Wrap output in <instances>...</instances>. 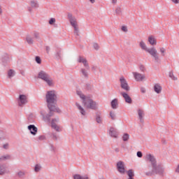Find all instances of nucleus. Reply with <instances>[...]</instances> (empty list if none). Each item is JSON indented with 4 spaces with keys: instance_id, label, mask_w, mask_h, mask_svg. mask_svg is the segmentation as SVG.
I'll use <instances>...</instances> for the list:
<instances>
[{
    "instance_id": "2",
    "label": "nucleus",
    "mask_w": 179,
    "mask_h": 179,
    "mask_svg": "<svg viewBox=\"0 0 179 179\" xmlns=\"http://www.w3.org/2000/svg\"><path fill=\"white\" fill-rule=\"evenodd\" d=\"M145 160L151 163V166L152 167V173H155V174H159V176H163L164 173V169L157 166L156 162V158L151 154H147L145 155Z\"/></svg>"
},
{
    "instance_id": "47",
    "label": "nucleus",
    "mask_w": 179,
    "mask_h": 179,
    "mask_svg": "<svg viewBox=\"0 0 179 179\" xmlns=\"http://www.w3.org/2000/svg\"><path fill=\"white\" fill-rule=\"evenodd\" d=\"M176 172L179 173V165H178V166L176 167Z\"/></svg>"
},
{
    "instance_id": "6",
    "label": "nucleus",
    "mask_w": 179,
    "mask_h": 179,
    "mask_svg": "<svg viewBox=\"0 0 179 179\" xmlns=\"http://www.w3.org/2000/svg\"><path fill=\"white\" fill-rule=\"evenodd\" d=\"M67 16L71 25L74 29V33H76V34H78V33L79 32V27H78V21L76 20V17H75L71 13H69Z\"/></svg>"
},
{
    "instance_id": "44",
    "label": "nucleus",
    "mask_w": 179,
    "mask_h": 179,
    "mask_svg": "<svg viewBox=\"0 0 179 179\" xmlns=\"http://www.w3.org/2000/svg\"><path fill=\"white\" fill-rule=\"evenodd\" d=\"M137 156H138V157H142V156H143L142 152H141V151L137 152Z\"/></svg>"
},
{
    "instance_id": "45",
    "label": "nucleus",
    "mask_w": 179,
    "mask_h": 179,
    "mask_svg": "<svg viewBox=\"0 0 179 179\" xmlns=\"http://www.w3.org/2000/svg\"><path fill=\"white\" fill-rule=\"evenodd\" d=\"M116 13H117L118 15H120V13H121V8H117L116 9Z\"/></svg>"
},
{
    "instance_id": "42",
    "label": "nucleus",
    "mask_w": 179,
    "mask_h": 179,
    "mask_svg": "<svg viewBox=\"0 0 179 179\" xmlns=\"http://www.w3.org/2000/svg\"><path fill=\"white\" fill-rule=\"evenodd\" d=\"M6 169H1V174H5V173H7Z\"/></svg>"
},
{
    "instance_id": "3",
    "label": "nucleus",
    "mask_w": 179,
    "mask_h": 179,
    "mask_svg": "<svg viewBox=\"0 0 179 179\" xmlns=\"http://www.w3.org/2000/svg\"><path fill=\"white\" fill-rule=\"evenodd\" d=\"M77 94L83 100V103L86 108H91V110L97 108V103L90 97L85 96L80 91H77Z\"/></svg>"
},
{
    "instance_id": "25",
    "label": "nucleus",
    "mask_w": 179,
    "mask_h": 179,
    "mask_svg": "<svg viewBox=\"0 0 179 179\" xmlns=\"http://www.w3.org/2000/svg\"><path fill=\"white\" fill-rule=\"evenodd\" d=\"M129 139V134H124L122 136V140L124 142H127Z\"/></svg>"
},
{
    "instance_id": "22",
    "label": "nucleus",
    "mask_w": 179,
    "mask_h": 179,
    "mask_svg": "<svg viewBox=\"0 0 179 179\" xmlns=\"http://www.w3.org/2000/svg\"><path fill=\"white\" fill-rule=\"evenodd\" d=\"M127 176H129V178H134V176H135L134 171L131 169L127 171Z\"/></svg>"
},
{
    "instance_id": "43",
    "label": "nucleus",
    "mask_w": 179,
    "mask_h": 179,
    "mask_svg": "<svg viewBox=\"0 0 179 179\" xmlns=\"http://www.w3.org/2000/svg\"><path fill=\"white\" fill-rule=\"evenodd\" d=\"M173 3H175L176 5L179 3V0H171Z\"/></svg>"
},
{
    "instance_id": "4",
    "label": "nucleus",
    "mask_w": 179,
    "mask_h": 179,
    "mask_svg": "<svg viewBox=\"0 0 179 179\" xmlns=\"http://www.w3.org/2000/svg\"><path fill=\"white\" fill-rule=\"evenodd\" d=\"M139 45L141 50L146 51V52H148L150 55L152 56L155 61H159V52H157V50H156L154 47L148 48L146 43L143 41H141L139 42Z\"/></svg>"
},
{
    "instance_id": "5",
    "label": "nucleus",
    "mask_w": 179,
    "mask_h": 179,
    "mask_svg": "<svg viewBox=\"0 0 179 179\" xmlns=\"http://www.w3.org/2000/svg\"><path fill=\"white\" fill-rule=\"evenodd\" d=\"M38 78L39 79H42V80H44L48 86H53L54 85V82L52 81V79L50 78V76L47 74V73L44 71H41L38 74Z\"/></svg>"
},
{
    "instance_id": "20",
    "label": "nucleus",
    "mask_w": 179,
    "mask_h": 179,
    "mask_svg": "<svg viewBox=\"0 0 179 179\" xmlns=\"http://www.w3.org/2000/svg\"><path fill=\"white\" fill-rule=\"evenodd\" d=\"M74 179H89V177L85 176H82L80 175H75L73 176Z\"/></svg>"
},
{
    "instance_id": "7",
    "label": "nucleus",
    "mask_w": 179,
    "mask_h": 179,
    "mask_svg": "<svg viewBox=\"0 0 179 179\" xmlns=\"http://www.w3.org/2000/svg\"><path fill=\"white\" fill-rule=\"evenodd\" d=\"M59 122V118L55 117L51 120V127L52 129H55L57 132H61L62 131V127L58 124Z\"/></svg>"
},
{
    "instance_id": "36",
    "label": "nucleus",
    "mask_w": 179,
    "mask_h": 179,
    "mask_svg": "<svg viewBox=\"0 0 179 179\" xmlns=\"http://www.w3.org/2000/svg\"><path fill=\"white\" fill-rule=\"evenodd\" d=\"M17 176L18 177H23V176H24V172L20 171L17 173Z\"/></svg>"
},
{
    "instance_id": "18",
    "label": "nucleus",
    "mask_w": 179,
    "mask_h": 179,
    "mask_svg": "<svg viewBox=\"0 0 179 179\" xmlns=\"http://www.w3.org/2000/svg\"><path fill=\"white\" fill-rule=\"evenodd\" d=\"M154 90L155 92V93H162V86H160V85L159 84H156L155 86H154Z\"/></svg>"
},
{
    "instance_id": "26",
    "label": "nucleus",
    "mask_w": 179,
    "mask_h": 179,
    "mask_svg": "<svg viewBox=\"0 0 179 179\" xmlns=\"http://www.w3.org/2000/svg\"><path fill=\"white\" fill-rule=\"evenodd\" d=\"M159 51L161 52L162 57H164V55H166V48H159Z\"/></svg>"
},
{
    "instance_id": "9",
    "label": "nucleus",
    "mask_w": 179,
    "mask_h": 179,
    "mask_svg": "<svg viewBox=\"0 0 179 179\" xmlns=\"http://www.w3.org/2000/svg\"><path fill=\"white\" fill-rule=\"evenodd\" d=\"M134 78L136 82H142V80H145L146 77L143 74H141L138 72H133Z\"/></svg>"
},
{
    "instance_id": "46",
    "label": "nucleus",
    "mask_w": 179,
    "mask_h": 179,
    "mask_svg": "<svg viewBox=\"0 0 179 179\" xmlns=\"http://www.w3.org/2000/svg\"><path fill=\"white\" fill-rule=\"evenodd\" d=\"M140 69L142 71V72H143V71H145V66H140Z\"/></svg>"
},
{
    "instance_id": "30",
    "label": "nucleus",
    "mask_w": 179,
    "mask_h": 179,
    "mask_svg": "<svg viewBox=\"0 0 179 179\" xmlns=\"http://www.w3.org/2000/svg\"><path fill=\"white\" fill-rule=\"evenodd\" d=\"M10 159V155L2 156L1 160H9Z\"/></svg>"
},
{
    "instance_id": "38",
    "label": "nucleus",
    "mask_w": 179,
    "mask_h": 179,
    "mask_svg": "<svg viewBox=\"0 0 179 179\" xmlns=\"http://www.w3.org/2000/svg\"><path fill=\"white\" fill-rule=\"evenodd\" d=\"M93 47H94V50H99V44H97V43H94Z\"/></svg>"
},
{
    "instance_id": "11",
    "label": "nucleus",
    "mask_w": 179,
    "mask_h": 179,
    "mask_svg": "<svg viewBox=\"0 0 179 179\" xmlns=\"http://www.w3.org/2000/svg\"><path fill=\"white\" fill-rule=\"evenodd\" d=\"M120 80L122 89L128 92L129 90V86L128 85V83H127V80L124 77H121Z\"/></svg>"
},
{
    "instance_id": "41",
    "label": "nucleus",
    "mask_w": 179,
    "mask_h": 179,
    "mask_svg": "<svg viewBox=\"0 0 179 179\" xmlns=\"http://www.w3.org/2000/svg\"><path fill=\"white\" fill-rule=\"evenodd\" d=\"M52 139L54 141H57V139H58V137L57 136V134H52Z\"/></svg>"
},
{
    "instance_id": "40",
    "label": "nucleus",
    "mask_w": 179,
    "mask_h": 179,
    "mask_svg": "<svg viewBox=\"0 0 179 179\" xmlns=\"http://www.w3.org/2000/svg\"><path fill=\"white\" fill-rule=\"evenodd\" d=\"M96 122H98V124L101 123V117H96Z\"/></svg>"
},
{
    "instance_id": "32",
    "label": "nucleus",
    "mask_w": 179,
    "mask_h": 179,
    "mask_svg": "<svg viewBox=\"0 0 179 179\" xmlns=\"http://www.w3.org/2000/svg\"><path fill=\"white\" fill-rule=\"evenodd\" d=\"M81 73H83V76L85 78L87 77V72L85 69H81Z\"/></svg>"
},
{
    "instance_id": "39",
    "label": "nucleus",
    "mask_w": 179,
    "mask_h": 179,
    "mask_svg": "<svg viewBox=\"0 0 179 179\" xmlns=\"http://www.w3.org/2000/svg\"><path fill=\"white\" fill-rule=\"evenodd\" d=\"M55 22V18H51L49 21V23L50 24H54V22Z\"/></svg>"
},
{
    "instance_id": "53",
    "label": "nucleus",
    "mask_w": 179,
    "mask_h": 179,
    "mask_svg": "<svg viewBox=\"0 0 179 179\" xmlns=\"http://www.w3.org/2000/svg\"><path fill=\"white\" fill-rule=\"evenodd\" d=\"M129 179H134V178H129Z\"/></svg>"
},
{
    "instance_id": "50",
    "label": "nucleus",
    "mask_w": 179,
    "mask_h": 179,
    "mask_svg": "<svg viewBox=\"0 0 179 179\" xmlns=\"http://www.w3.org/2000/svg\"><path fill=\"white\" fill-rule=\"evenodd\" d=\"M112 1V3H117V0H111Z\"/></svg>"
},
{
    "instance_id": "16",
    "label": "nucleus",
    "mask_w": 179,
    "mask_h": 179,
    "mask_svg": "<svg viewBox=\"0 0 179 179\" xmlns=\"http://www.w3.org/2000/svg\"><path fill=\"white\" fill-rule=\"evenodd\" d=\"M148 42L151 45H156L157 44V41H156V38L153 36H150L148 37Z\"/></svg>"
},
{
    "instance_id": "28",
    "label": "nucleus",
    "mask_w": 179,
    "mask_h": 179,
    "mask_svg": "<svg viewBox=\"0 0 179 179\" xmlns=\"http://www.w3.org/2000/svg\"><path fill=\"white\" fill-rule=\"evenodd\" d=\"M34 38H36V40H40V34L35 32L33 35Z\"/></svg>"
},
{
    "instance_id": "10",
    "label": "nucleus",
    "mask_w": 179,
    "mask_h": 179,
    "mask_svg": "<svg viewBox=\"0 0 179 179\" xmlns=\"http://www.w3.org/2000/svg\"><path fill=\"white\" fill-rule=\"evenodd\" d=\"M117 169L121 174H125V164L122 161L117 163Z\"/></svg>"
},
{
    "instance_id": "33",
    "label": "nucleus",
    "mask_w": 179,
    "mask_h": 179,
    "mask_svg": "<svg viewBox=\"0 0 179 179\" xmlns=\"http://www.w3.org/2000/svg\"><path fill=\"white\" fill-rule=\"evenodd\" d=\"M110 117L112 118V120H115V113H114V112H110Z\"/></svg>"
},
{
    "instance_id": "27",
    "label": "nucleus",
    "mask_w": 179,
    "mask_h": 179,
    "mask_svg": "<svg viewBox=\"0 0 179 179\" xmlns=\"http://www.w3.org/2000/svg\"><path fill=\"white\" fill-rule=\"evenodd\" d=\"M2 149H4L5 150H8V149H9V144H8V143H3L2 145Z\"/></svg>"
},
{
    "instance_id": "34",
    "label": "nucleus",
    "mask_w": 179,
    "mask_h": 179,
    "mask_svg": "<svg viewBox=\"0 0 179 179\" xmlns=\"http://www.w3.org/2000/svg\"><path fill=\"white\" fill-rule=\"evenodd\" d=\"M31 6H32V8H36L37 7V3H36L35 1H31Z\"/></svg>"
},
{
    "instance_id": "23",
    "label": "nucleus",
    "mask_w": 179,
    "mask_h": 179,
    "mask_svg": "<svg viewBox=\"0 0 179 179\" xmlns=\"http://www.w3.org/2000/svg\"><path fill=\"white\" fill-rule=\"evenodd\" d=\"M138 114L140 120L142 121V119L143 118V115H144L143 110L139 109L138 110Z\"/></svg>"
},
{
    "instance_id": "17",
    "label": "nucleus",
    "mask_w": 179,
    "mask_h": 179,
    "mask_svg": "<svg viewBox=\"0 0 179 179\" xmlns=\"http://www.w3.org/2000/svg\"><path fill=\"white\" fill-rule=\"evenodd\" d=\"M76 104L80 114H82V115H86V111H85V109L80 105H79V103H76Z\"/></svg>"
},
{
    "instance_id": "21",
    "label": "nucleus",
    "mask_w": 179,
    "mask_h": 179,
    "mask_svg": "<svg viewBox=\"0 0 179 179\" xmlns=\"http://www.w3.org/2000/svg\"><path fill=\"white\" fill-rule=\"evenodd\" d=\"M15 71L13 69H10L8 71V78H13V76H15Z\"/></svg>"
},
{
    "instance_id": "24",
    "label": "nucleus",
    "mask_w": 179,
    "mask_h": 179,
    "mask_svg": "<svg viewBox=\"0 0 179 179\" xmlns=\"http://www.w3.org/2000/svg\"><path fill=\"white\" fill-rule=\"evenodd\" d=\"M26 40L28 44H33V38H31V36H27Z\"/></svg>"
},
{
    "instance_id": "35",
    "label": "nucleus",
    "mask_w": 179,
    "mask_h": 179,
    "mask_svg": "<svg viewBox=\"0 0 179 179\" xmlns=\"http://www.w3.org/2000/svg\"><path fill=\"white\" fill-rule=\"evenodd\" d=\"M36 62H37V64H41V59L40 58V57H36Z\"/></svg>"
},
{
    "instance_id": "31",
    "label": "nucleus",
    "mask_w": 179,
    "mask_h": 179,
    "mask_svg": "<svg viewBox=\"0 0 179 179\" xmlns=\"http://www.w3.org/2000/svg\"><path fill=\"white\" fill-rule=\"evenodd\" d=\"M39 170H41V166L38 164H36L35 166V171L37 173Z\"/></svg>"
},
{
    "instance_id": "14",
    "label": "nucleus",
    "mask_w": 179,
    "mask_h": 179,
    "mask_svg": "<svg viewBox=\"0 0 179 179\" xmlns=\"http://www.w3.org/2000/svg\"><path fill=\"white\" fill-rule=\"evenodd\" d=\"M28 129L30 131L31 135H36L37 134V127L34 126V124H30L28 126Z\"/></svg>"
},
{
    "instance_id": "15",
    "label": "nucleus",
    "mask_w": 179,
    "mask_h": 179,
    "mask_svg": "<svg viewBox=\"0 0 179 179\" xmlns=\"http://www.w3.org/2000/svg\"><path fill=\"white\" fill-rule=\"evenodd\" d=\"M78 62H82L86 69H89V64H87V60H86L84 57H80L78 59Z\"/></svg>"
},
{
    "instance_id": "29",
    "label": "nucleus",
    "mask_w": 179,
    "mask_h": 179,
    "mask_svg": "<svg viewBox=\"0 0 179 179\" xmlns=\"http://www.w3.org/2000/svg\"><path fill=\"white\" fill-rule=\"evenodd\" d=\"M169 78H171L173 80H177V77L174 76V74L172 71L169 72Z\"/></svg>"
},
{
    "instance_id": "19",
    "label": "nucleus",
    "mask_w": 179,
    "mask_h": 179,
    "mask_svg": "<svg viewBox=\"0 0 179 179\" xmlns=\"http://www.w3.org/2000/svg\"><path fill=\"white\" fill-rule=\"evenodd\" d=\"M111 107L115 110L118 107V99H115L111 101Z\"/></svg>"
},
{
    "instance_id": "52",
    "label": "nucleus",
    "mask_w": 179,
    "mask_h": 179,
    "mask_svg": "<svg viewBox=\"0 0 179 179\" xmlns=\"http://www.w3.org/2000/svg\"><path fill=\"white\" fill-rule=\"evenodd\" d=\"M43 138H44L43 136H39V139H43Z\"/></svg>"
},
{
    "instance_id": "1",
    "label": "nucleus",
    "mask_w": 179,
    "mask_h": 179,
    "mask_svg": "<svg viewBox=\"0 0 179 179\" xmlns=\"http://www.w3.org/2000/svg\"><path fill=\"white\" fill-rule=\"evenodd\" d=\"M46 101L48 103V107L50 110L49 115L45 116V112L41 111V114L44 120H50V117L52 116V112L54 113H61V110L57 106H55V103L57 102V94H55V91H48L46 93Z\"/></svg>"
},
{
    "instance_id": "8",
    "label": "nucleus",
    "mask_w": 179,
    "mask_h": 179,
    "mask_svg": "<svg viewBox=\"0 0 179 179\" xmlns=\"http://www.w3.org/2000/svg\"><path fill=\"white\" fill-rule=\"evenodd\" d=\"M18 106L20 107L27 104V95L25 94H20L17 99Z\"/></svg>"
},
{
    "instance_id": "13",
    "label": "nucleus",
    "mask_w": 179,
    "mask_h": 179,
    "mask_svg": "<svg viewBox=\"0 0 179 179\" xmlns=\"http://www.w3.org/2000/svg\"><path fill=\"white\" fill-rule=\"evenodd\" d=\"M109 135H110L112 138H118V131L114 127H110Z\"/></svg>"
},
{
    "instance_id": "48",
    "label": "nucleus",
    "mask_w": 179,
    "mask_h": 179,
    "mask_svg": "<svg viewBox=\"0 0 179 179\" xmlns=\"http://www.w3.org/2000/svg\"><path fill=\"white\" fill-rule=\"evenodd\" d=\"M141 91L142 93H145V92H146V90H145V88H141Z\"/></svg>"
},
{
    "instance_id": "37",
    "label": "nucleus",
    "mask_w": 179,
    "mask_h": 179,
    "mask_svg": "<svg viewBox=\"0 0 179 179\" xmlns=\"http://www.w3.org/2000/svg\"><path fill=\"white\" fill-rule=\"evenodd\" d=\"M122 31H124L125 33H127V31H128V28H127L126 26H123L122 27Z\"/></svg>"
},
{
    "instance_id": "51",
    "label": "nucleus",
    "mask_w": 179,
    "mask_h": 179,
    "mask_svg": "<svg viewBox=\"0 0 179 179\" xmlns=\"http://www.w3.org/2000/svg\"><path fill=\"white\" fill-rule=\"evenodd\" d=\"M46 50H47V52H48L50 51V48L47 47Z\"/></svg>"
},
{
    "instance_id": "12",
    "label": "nucleus",
    "mask_w": 179,
    "mask_h": 179,
    "mask_svg": "<svg viewBox=\"0 0 179 179\" xmlns=\"http://www.w3.org/2000/svg\"><path fill=\"white\" fill-rule=\"evenodd\" d=\"M120 94L124 99L126 103H128L129 104H131L132 103V99H131V96H129L128 94L125 92H121Z\"/></svg>"
},
{
    "instance_id": "49",
    "label": "nucleus",
    "mask_w": 179,
    "mask_h": 179,
    "mask_svg": "<svg viewBox=\"0 0 179 179\" xmlns=\"http://www.w3.org/2000/svg\"><path fill=\"white\" fill-rule=\"evenodd\" d=\"M90 2H91V3H94V2H96V0H90Z\"/></svg>"
}]
</instances>
